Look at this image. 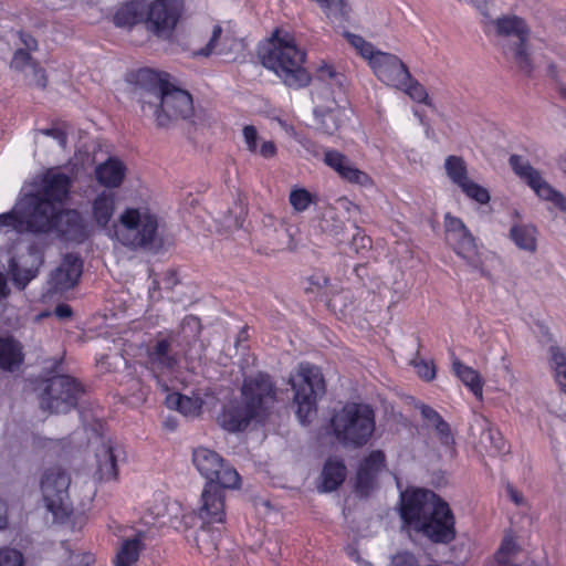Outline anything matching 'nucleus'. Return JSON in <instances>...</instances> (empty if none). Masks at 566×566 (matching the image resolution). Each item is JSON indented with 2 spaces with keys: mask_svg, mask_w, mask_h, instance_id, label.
Masks as SVG:
<instances>
[{
  "mask_svg": "<svg viewBox=\"0 0 566 566\" xmlns=\"http://www.w3.org/2000/svg\"><path fill=\"white\" fill-rule=\"evenodd\" d=\"M70 186L71 178L56 168L34 176L22 187L13 209L0 214V227L17 232H49L56 218V201L67 195Z\"/></svg>",
  "mask_w": 566,
  "mask_h": 566,
  "instance_id": "1",
  "label": "nucleus"
},
{
  "mask_svg": "<svg viewBox=\"0 0 566 566\" xmlns=\"http://www.w3.org/2000/svg\"><path fill=\"white\" fill-rule=\"evenodd\" d=\"M400 516L403 524L434 543H450L455 537L454 517L444 501L420 489L401 493Z\"/></svg>",
  "mask_w": 566,
  "mask_h": 566,
  "instance_id": "2",
  "label": "nucleus"
},
{
  "mask_svg": "<svg viewBox=\"0 0 566 566\" xmlns=\"http://www.w3.org/2000/svg\"><path fill=\"white\" fill-rule=\"evenodd\" d=\"M346 40L364 57L375 76L386 86L407 94L417 103L429 104L426 88L411 75L408 66L392 53L377 50L360 35L344 32Z\"/></svg>",
  "mask_w": 566,
  "mask_h": 566,
  "instance_id": "3",
  "label": "nucleus"
},
{
  "mask_svg": "<svg viewBox=\"0 0 566 566\" xmlns=\"http://www.w3.org/2000/svg\"><path fill=\"white\" fill-rule=\"evenodd\" d=\"M262 64L272 71L287 87L298 90L311 82L305 66L306 52L296 45L294 36L284 30H275L271 39L260 48Z\"/></svg>",
  "mask_w": 566,
  "mask_h": 566,
  "instance_id": "4",
  "label": "nucleus"
},
{
  "mask_svg": "<svg viewBox=\"0 0 566 566\" xmlns=\"http://www.w3.org/2000/svg\"><path fill=\"white\" fill-rule=\"evenodd\" d=\"M107 237L129 251H153L160 245L159 217L146 205L127 206L112 222Z\"/></svg>",
  "mask_w": 566,
  "mask_h": 566,
  "instance_id": "5",
  "label": "nucleus"
},
{
  "mask_svg": "<svg viewBox=\"0 0 566 566\" xmlns=\"http://www.w3.org/2000/svg\"><path fill=\"white\" fill-rule=\"evenodd\" d=\"M241 395L242 401H230L218 417L219 424L229 432L243 431L253 419L263 417L275 401L274 385L261 373L244 379Z\"/></svg>",
  "mask_w": 566,
  "mask_h": 566,
  "instance_id": "6",
  "label": "nucleus"
},
{
  "mask_svg": "<svg viewBox=\"0 0 566 566\" xmlns=\"http://www.w3.org/2000/svg\"><path fill=\"white\" fill-rule=\"evenodd\" d=\"M140 78L157 81L158 86L140 95L145 116L155 118L158 126H167L172 119L189 118L193 112L191 95L168 81V74L151 70L140 71Z\"/></svg>",
  "mask_w": 566,
  "mask_h": 566,
  "instance_id": "7",
  "label": "nucleus"
},
{
  "mask_svg": "<svg viewBox=\"0 0 566 566\" xmlns=\"http://www.w3.org/2000/svg\"><path fill=\"white\" fill-rule=\"evenodd\" d=\"M332 429L343 446L360 448L368 443L375 432V412L366 403H347L333 416Z\"/></svg>",
  "mask_w": 566,
  "mask_h": 566,
  "instance_id": "8",
  "label": "nucleus"
},
{
  "mask_svg": "<svg viewBox=\"0 0 566 566\" xmlns=\"http://www.w3.org/2000/svg\"><path fill=\"white\" fill-rule=\"evenodd\" d=\"M290 384L294 390L296 415L301 423L304 424L315 415L317 399L325 394L323 374L318 367L310 363H302L296 371L291 374Z\"/></svg>",
  "mask_w": 566,
  "mask_h": 566,
  "instance_id": "9",
  "label": "nucleus"
},
{
  "mask_svg": "<svg viewBox=\"0 0 566 566\" xmlns=\"http://www.w3.org/2000/svg\"><path fill=\"white\" fill-rule=\"evenodd\" d=\"M71 478L61 468L48 469L41 479L42 500L54 521L64 522L73 511L69 488Z\"/></svg>",
  "mask_w": 566,
  "mask_h": 566,
  "instance_id": "10",
  "label": "nucleus"
},
{
  "mask_svg": "<svg viewBox=\"0 0 566 566\" xmlns=\"http://www.w3.org/2000/svg\"><path fill=\"white\" fill-rule=\"evenodd\" d=\"M82 386L66 375H57L44 382L40 395L41 408L52 413H64L74 408L82 394Z\"/></svg>",
  "mask_w": 566,
  "mask_h": 566,
  "instance_id": "11",
  "label": "nucleus"
},
{
  "mask_svg": "<svg viewBox=\"0 0 566 566\" xmlns=\"http://www.w3.org/2000/svg\"><path fill=\"white\" fill-rule=\"evenodd\" d=\"M192 462L207 483L219 484L223 489H237L240 486V475L237 470L228 464L216 451L198 447L192 452Z\"/></svg>",
  "mask_w": 566,
  "mask_h": 566,
  "instance_id": "12",
  "label": "nucleus"
},
{
  "mask_svg": "<svg viewBox=\"0 0 566 566\" xmlns=\"http://www.w3.org/2000/svg\"><path fill=\"white\" fill-rule=\"evenodd\" d=\"M184 11V0L145 2V28L160 39H168Z\"/></svg>",
  "mask_w": 566,
  "mask_h": 566,
  "instance_id": "13",
  "label": "nucleus"
},
{
  "mask_svg": "<svg viewBox=\"0 0 566 566\" xmlns=\"http://www.w3.org/2000/svg\"><path fill=\"white\" fill-rule=\"evenodd\" d=\"M510 165L514 172L527 184L541 200L551 202L555 208L566 212V197L551 186L526 159L522 156L513 155L510 158Z\"/></svg>",
  "mask_w": 566,
  "mask_h": 566,
  "instance_id": "14",
  "label": "nucleus"
},
{
  "mask_svg": "<svg viewBox=\"0 0 566 566\" xmlns=\"http://www.w3.org/2000/svg\"><path fill=\"white\" fill-rule=\"evenodd\" d=\"M446 239L454 252L473 269H480L482 260L474 237L463 221L450 213L444 216Z\"/></svg>",
  "mask_w": 566,
  "mask_h": 566,
  "instance_id": "15",
  "label": "nucleus"
},
{
  "mask_svg": "<svg viewBox=\"0 0 566 566\" xmlns=\"http://www.w3.org/2000/svg\"><path fill=\"white\" fill-rule=\"evenodd\" d=\"M177 335L172 332L159 333L147 347V365L161 384L160 377L175 370L179 363L178 353L174 350Z\"/></svg>",
  "mask_w": 566,
  "mask_h": 566,
  "instance_id": "16",
  "label": "nucleus"
},
{
  "mask_svg": "<svg viewBox=\"0 0 566 566\" xmlns=\"http://www.w3.org/2000/svg\"><path fill=\"white\" fill-rule=\"evenodd\" d=\"M444 170L452 184L457 185L469 199L480 205H486L490 201L489 190L470 179L462 157L448 156L444 160Z\"/></svg>",
  "mask_w": 566,
  "mask_h": 566,
  "instance_id": "17",
  "label": "nucleus"
},
{
  "mask_svg": "<svg viewBox=\"0 0 566 566\" xmlns=\"http://www.w3.org/2000/svg\"><path fill=\"white\" fill-rule=\"evenodd\" d=\"M492 24L499 35L516 38L517 42L515 46L510 50L518 67L524 72H530L531 62L525 45L527 35L525 22L522 19L512 15L499 18L492 21Z\"/></svg>",
  "mask_w": 566,
  "mask_h": 566,
  "instance_id": "18",
  "label": "nucleus"
},
{
  "mask_svg": "<svg viewBox=\"0 0 566 566\" xmlns=\"http://www.w3.org/2000/svg\"><path fill=\"white\" fill-rule=\"evenodd\" d=\"M221 489L219 484L206 483L202 490L198 516L205 524L224 522V497Z\"/></svg>",
  "mask_w": 566,
  "mask_h": 566,
  "instance_id": "19",
  "label": "nucleus"
},
{
  "mask_svg": "<svg viewBox=\"0 0 566 566\" xmlns=\"http://www.w3.org/2000/svg\"><path fill=\"white\" fill-rule=\"evenodd\" d=\"M324 163L347 182L363 187H371L374 185L373 179L367 172L358 169L348 157L337 150H326Z\"/></svg>",
  "mask_w": 566,
  "mask_h": 566,
  "instance_id": "20",
  "label": "nucleus"
},
{
  "mask_svg": "<svg viewBox=\"0 0 566 566\" xmlns=\"http://www.w3.org/2000/svg\"><path fill=\"white\" fill-rule=\"evenodd\" d=\"M386 455L381 450L371 451L360 462L357 476L356 490L361 495H368L376 485V480L379 472L385 468Z\"/></svg>",
  "mask_w": 566,
  "mask_h": 566,
  "instance_id": "21",
  "label": "nucleus"
},
{
  "mask_svg": "<svg viewBox=\"0 0 566 566\" xmlns=\"http://www.w3.org/2000/svg\"><path fill=\"white\" fill-rule=\"evenodd\" d=\"M67 196L69 193L63 199L56 201V218L50 231L56 229L66 239L82 242L86 238V230L81 214L76 210L63 211L61 208Z\"/></svg>",
  "mask_w": 566,
  "mask_h": 566,
  "instance_id": "22",
  "label": "nucleus"
},
{
  "mask_svg": "<svg viewBox=\"0 0 566 566\" xmlns=\"http://www.w3.org/2000/svg\"><path fill=\"white\" fill-rule=\"evenodd\" d=\"M82 269V261L76 254H66L51 273L49 283L55 292L70 290L77 283Z\"/></svg>",
  "mask_w": 566,
  "mask_h": 566,
  "instance_id": "23",
  "label": "nucleus"
},
{
  "mask_svg": "<svg viewBox=\"0 0 566 566\" xmlns=\"http://www.w3.org/2000/svg\"><path fill=\"white\" fill-rule=\"evenodd\" d=\"M122 453L120 447L111 440L102 441L95 451V476L101 481L115 480L117 478V460Z\"/></svg>",
  "mask_w": 566,
  "mask_h": 566,
  "instance_id": "24",
  "label": "nucleus"
},
{
  "mask_svg": "<svg viewBox=\"0 0 566 566\" xmlns=\"http://www.w3.org/2000/svg\"><path fill=\"white\" fill-rule=\"evenodd\" d=\"M239 46L233 32L227 28L216 24L212 28L210 39L205 48L197 52L198 55H228Z\"/></svg>",
  "mask_w": 566,
  "mask_h": 566,
  "instance_id": "25",
  "label": "nucleus"
},
{
  "mask_svg": "<svg viewBox=\"0 0 566 566\" xmlns=\"http://www.w3.org/2000/svg\"><path fill=\"white\" fill-rule=\"evenodd\" d=\"M116 200L117 197L114 192L109 190H102L91 202V213L93 221L98 228L105 230L106 232L111 227L109 222L116 210Z\"/></svg>",
  "mask_w": 566,
  "mask_h": 566,
  "instance_id": "26",
  "label": "nucleus"
},
{
  "mask_svg": "<svg viewBox=\"0 0 566 566\" xmlns=\"http://www.w3.org/2000/svg\"><path fill=\"white\" fill-rule=\"evenodd\" d=\"M126 174V165L117 157H109L95 168V178L97 182L108 189L120 187Z\"/></svg>",
  "mask_w": 566,
  "mask_h": 566,
  "instance_id": "27",
  "label": "nucleus"
},
{
  "mask_svg": "<svg viewBox=\"0 0 566 566\" xmlns=\"http://www.w3.org/2000/svg\"><path fill=\"white\" fill-rule=\"evenodd\" d=\"M165 403L169 409L176 410L185 417L196 418L201 413L203 399L198 392H193L191 396L170 392L166 396Z\"/></svg>",
  "mask_w": 566,
  "mask_h": 566,
  "instance_id": "28",
  "label": "nucleus"
},
{
  "mask_svg": "<svg viewBox=\"0 0 566 566\" xmlns=\"http://www.w3.org/2000/svg\"><path fill=\"white\" fill-rule=\"evenodd\" d=\"M452 370L478 400H483L484 380L476 369L463 364L459 358H453Z\"/></svg>",
  "mask_w": 566,
  "mask_h": 566,
  "instance_id": "29",
  "label": "nucleus"
},
{
  "mask_svg": "<svg viewBox=\"0 0 566 566\" xmlns=\"http://www.w3.org/2000/svg\"><path fill=\"white\" fill-rule=\"evenodd\" d=\"M243 142L249 153L259 155L265 159L276 155V146L272 140H263L253 125H247L242 129Z\"/></svg>",
  "mask_w": 566,
  "mask_h": 566,
  "instance_id": "30",
  "label": "nucleus"
},
{
  "mask_svg": "<svg viewBox=\"0 0 566 566\" xmlns=\"http://www.w3.org/2000/svg\"><path fill=\"white\" fill-rule=\"evenodd\" d=\"M145 1L135 0L122 6L114 15V23L119 28H132L143 22L145 24Z\"/></svg>",
  "mask_w": 566,
  "mask_h": 566,
  "instance_id": "31",
  "label": "nucleus"
},
{
  "mask_svg": "<svg viewBox=\"0 0 566 566\" xmlns=\"http://www.w3.org/2000/svg\"><path fill=\"white\" fill-rule=\"evenodd\" d=\"M419 409L421 416L427 421L428 426L434 428L437 437L441 444H443L451 451L452 446L454 443V438L451 432L450 426L431 407L421 405Z\"/></svg>",
  "mask_w": 566,
  "mask_h": 566,
  "instance_id": "32",
  "label": "nucleus"
},
{
  "mask_svg": "<svg viewBox=\"0 0 566 566\" xmlns=\"http://www.w3.org/2000/svg\"><path fill=\"white\" fill-rule=\"evenodd\" d=\"M479 427L481 428V434L479 438V444L490 454H499L505 449V441L501 432L493 428L491 422L486 418H480L478 420Z\"/></svg>",
  "mask_w": 566,
  "mask_h": 566,
  "instance_id": "33",
  "label": "nucleus"
},
{
  "mask_svg": "<svg viewBox=\"0 0 566 566\" xmlns=\"http://www.w3.org/2000/svg\"><path fill=\"white\" fill-rule=\"evenodd\" d=\"M510 239L523 251L534 253L537 249V230L533 224H513L510 229Z\"/></svg>",
  "mask_w": 566,
  "mask_h": 566,
  "instance_id": "34",
  "label": "nucleus"
},
{
  "mask_svg": "<svg viewBox=\"0 0 566 566\" xmlns=\"http://www.w3.org/2000/svg\"><path fill=\"white\" fill-rule=\"evenodd\" d=\"M346 467L342 460L329 459L322 472V492H332L336 490L345 480Z\"/></svg>",
  "mask_w": 566,
  "mask_h": 566,
  "instance_id": "35",
  "label": "nucleus"
},
{
  "mask_svg": "<svg viewBox=\"0 0 566 566\" xmlns=\"http://www.w3.org/2000/svg\"><path fill=\"white\" fill-rule=\"evenodd\" d=\"M22 360L21 345L12 338L0 337V368L11 371L18 368Z\"/></svg>",
  "mask_w": 566,
  "mask_h": 566,
  "instance_id": "36",
  "label": "nucleus"
},
{
  "mask_svg": "<svg viewBox=\"0 0 566 566\" xmlns=\"http://www.w3.org/2000/svg\"><path fill=\"white\" fill-rule=\"evenodd\" d=\"M342 109L337 106L314 108V115L318 128L325 134L333 135L339 127Z\"/></svg>",
  "mask_w": 566,
  "mask_h": 566,
  "instance_id": "37",
  "label": "nucleus"
},
{
  "mask_svg": "<svg viewBox=\"0 0 566 566\" xmlns=\"http://www.w3.org/2000/svg\"><path fill=\"white\" fill-rule=\"evenodd\" d=\"M142 549V533L134 538L125 541L115 556V566H130L134 564Z\"/></svg>",
  "mask_w": 566,
  "mask_h": 566,
  "instance_id": "38",
  "label": "nucleus"
},
{
  "mask_svg": "<svg viewBox=\"0 0 566 566\" xmlns=\"http://www.w3.org/2000/svg\"><path fill=\"white\" fill-rule=\"evenodd\" d=\"M549 364L554 371L556 382L566 394V353L558 346H551Z\"/></svg>",
  "mask_w": 566,
  "mask_h": 566,
  "instance_id": "39",
  "label": "nucleus"
},
{
  "mask_svg": "<svg viewBox=\"0 0 566 566\" xmlns=\"http://www.w3.org/2000/svg\"><path fill=\"white\" fill-rule=\"evenodd\" d=\"M168 513V504L166 500L160 496L156 499L153 504H150L145 515L143 516V521L146 525H158L163 526L165 522V517Z\"/></svg>",
  "mask_w": 566,
  "mask_h": 566,
  "instance_id": "40",
  "label": "nucleus"
},
{
  "mask_svg": "<svg viewBox=\"0 0 566 566\" xmlns=\"http://www.w3.org/2000/svg\"><path fill=\"white\" fill-rule=\"evenodd\" d=\"M8 272L14 285L20 290H23L38 275V269H20L14 258L9 260Z\"/></svg>",
  "mask_w": 566,
  "mask_h": 566,
  "instance_id": "41",
  "label": "nucleus"
},
{
  "mask_svg": "<svg viewBox=\"0 0 566 566\" xmlns=\"http://www.w3.org/2000/svg\"><path fill=\"white\" fill-rule=\"evenodd\" d=\"M289 201L296 212H303L315 202V196L305 188H293L290 192Z\"/></svg>",
  "mask_w": 566,
  "mask_h": 566,
  "instance_id": "42",
  "label": "nucleus"
},
{
  "mask_svg": "<svg viewBox=\"0 0 566 566\" xmlns=\"http://www.w3.org/2000/svg\"><path fill=\"white\" fill-rule=\"evenodd\" d=\"M24 555L13 547H0V566H24Z\"/></svg>",
  "mask_w": 566,
  "mask_h": 566,
  "instance_id": "43",
  "label": "nucleus"
},
{
  "mask_svg": "<svg viewBox=\"0 0 566 566\" xmlns=\"http://www.w3.org/2000/svg\"><path fill=\"white\" fill-rule=\"evenodd\" d=\"M322 228L324 231L329 232L331 234L337 235L343 231L344 222L339 218H337L335 209H327L324 213Z\"/></svg>",
  "mask_w": 566,
  "mask_h": 566,
  "instance_id": "44",
  "label": "nucleus"
},
{
  "mask_svg": "<svg viewBox=\"0 0 566 566\" xmlns=\"http://www.w3.org/2000/svg\"><path fill=\"white\" fill-rule=\"evenodd\" d=\"M24 76L30 85H34L42 88L46 85L45 72L35 63L30 65L29 70L24 72Z\"/></svg>",
  "mask_w": 566,
  "mask_h": 566,
  "instance_id": "45",
  "label": "nucleus"
},
{
  "mask_svg": "<svg viewBox=\"0 0 566 566\" xmlns=\"http://www.w3.org/2000/svg\"><path fill=\"white\" fill-rule=\"evenodd\" d=\"M34 62L31 60V56L25 50H17L13 59L11 61V66L21 72H27Z\"/></svg>",
  "mask_w": 566,
  "mask_h": 566,
  "instance_id": "46",
  "label": "nucleus"
},
{
  "mask_svg": "<svg viewBox=\"0 0 566 566\" xmlns=\"http://www.w3.org/2000/svg\"><path fill=\"white\" fill-rule=\"evenodd\" d=\"M415 368L419 377H421L424 380H431L436 376L434 366L430 361H417L415 364Z\"/></svg>",
  "mask_w": 566,
  "mask_h": 566,
  "instance_id": "47",
  "label": "nucleus"
},
{
  "mask_svg": "<svg viewBox=\"0 0 566 566\" xmlns=\"http://www.w3.org/2000/svg\"><path fill=\"white\" fill-rule=\"evenodd\" d=\"M417 560L410 553H398L391 558L389 566H416Z\"/></svg>",
  "mask_w": 566,
  "mask_h": 566,
  "instance_id": "48",
  "label": "nucleus"
},
{
  "mask_svg": "<svg viewBox=\"0 0 566 566\" xmlns=\"http://www.w3.org/2000/svg\"><path fill=\"white\" fill-rule=\"evenodd\" d=\"M310 287L307 290L310 291H319L323 289H327V285L329 283V280L323 274V273H314L308 277Z\"/></svg>",
  "mask_w": 566,
  "mask_h": 566,
  "instance_id": "49",
  "label": "nucleus"
},
{
  "mask_svg": "<svg viewBox=\"0 0 566 566\" xmlns=\"http://www.w3.org/2000/svg\"><path fill=\"white\" fill-rule=\"evenodd\" d=\"M505 491H506L510 500L516 506H526L527 505V502H526L525 497L523 496V494L517 489H515L512 484H507L505 486Z\"/></svg>",
  "mask_w": 566,
  "mask_h": 566,
  "instance_id": "50",
  "label": "nucleus"
},
{
  "mask_svg": "<svg viewBox=\"0 0 566 566\" xmlns=\"http://www.w3.org/2000/svg\"><path fill=\"white\" fill-rule=\"evenodd\" d=\"M181 327H182L184 332H186L187 328H190L191 332H192V336H197L199 334V331H200V322L195 316H187L182 321Z\"/></svg>",
  "mask_w": 566,
  "mask_h": 566,
  "instance_id": "51",
  "label": "nucleus"
},
{
  "mask_svg": "<svg viewBox=\"0 0 566 566\" xmlns=\"http://www.w3.org/2000/svg\"><path fill=\"white\" fill-rule=\"evenodd\" d=\"M41 134H43L45 136H50L53 139H55L61 147H65V145H66V136L60 129H56V128L43 129V130H41Z\"/></svg>",
  "mask_w": 566,
  "mask_h": 566,
  "instance_id": "52",
  "label": "nucleus"
},
{
  "mask_svg": "<svg viewBox=\"0 0 566 566\" xmlns=\"http://www.w3.org/2000/svg\"><path fill=\"white\" fill-rule=\"evenodd\" d=\"M370 239L360 232H357L353 238V247L355 251L358 253L359 249H368L370 247Z\"/></svg>",
  "mask_w": 566,
  "mask_h": 566,
  "instance_id": "53",
  "label": "nucleus"
},
{
  "mask_svg": "<svg viewBox=\"0 0 566 566\" xmlns=\"http://www.w3.org/2000/svg\"><path fill=\"white\" fill-rule=\"evenodd\" d=\"M334 209H342V210H346L348 213H350L352 211H356L357 210V206L354 205L350 200H348L347 198H339L337 201H336V207Z\"/></svg>",
  "mask_w": 566,
  "mask_h": 566,
  "instance_id": "54",
  "label": "nucleus"
},
{
  "mask_svg": "<svg viewBox=\"0 0 566 566\" xmlns=\"http://www.w3.org/2000/svg\"><path fill=\"white\" fill-rule=\"evenodd\" d=\"M54 314L61 319L69 318L72 316V308L66 304H59L54 310Z\"/></svg>",
  "mask_w": 566,
  "mask_h": 566,
  "instance_id": "55",
  "label": "nucleus"
},
{
  "mask_svg": "<svg viewBox=\"0 0 566 566\" xmlns=\"http://www.w3.org/2000/svg\"><path fill=\"white\" fill-rule=\"evenodd\" d=\"M515 543L511 538H505L499 549V556L509 555L514 551Z\"/></svg>",
  "mask_w": 566,
  "mask_h": 566,
  "instance_id": "56",
  "label": "nucleus"
},
{
  "mask_svg": "<svg viewBox=\"0 0 566 566\" xmlns=\"http://www.w3.org/2000/svg\"><path fill=\"white\" fill-rule=\"evenodd\" d=\"M10 293V289L8 286L7 277L0 271V300L6 298Z\"/></svg>",
  "mask_w": 566,
  "mask_h": 566,
  "instance_id": "57",
  "label": "nucleus"
},
{
  "mask_svg": "<svg viewBox=\"0 0 566 566\" xmlns=\"http://www.w3.org/2000/svg\"><path fill=\"white\" fill-rule=\"evenodd\" d=\"M8 516H7V504L0 499V530L7 527Z\"/></svg>",
  "mask_w": 566,
  "mask_h": 566,
  "instance_id": "58",
  "label": "nucleus"
},
{
  "mask_svg": "<svg viewBox=\"0 0 566 566\" xmlns=\"http://www.w3.org/2000/svg\"><path fill=\"white\" fill-rule=\"evenodd\" d=\"M21 41L24 43L28 50H33L36 48V41L31 35L21 34Z\"/></svg>",
  "mask_w": 566,
  "mask_h": 566,
  "instance_id": "59",
  "label": "nucleus"
},
{
  "mask_svg": "<svg viewBox=\"0 0 566 566\" xmlns=\"http://www.w3.org/2000/svg\"><path fill=\"white\" fill-rule=\"evenodd\" d=\"M334 74H335V73H334V71L332 70V67H331V66H327V65H325V66L321 67V70H319V76H321L322 78L333 77V76H334Z\"/></svg>",
  "mask_w": 566,
  "mask_h": 566,
  "instance_id": "60",
  "label": "nucleus"
},
{
  "mask_svg": "<svg viewBox=\"0 0 566 566\" xmlns=\"http://www.w3.org/2000/svg\"><path fill=\"white\" fill-rule=\"evenodd\" d=\"M515 409H516V411H517L518 413H521V415H523V413H524L523 409H522V408H521V406H520V399H516V407H515Z\"/></svg>",
  "mask_w": 566,
  "mask_h": 566,
  "instance_id": "61",
  "label": "nucleus"
},
{
  "mask_svg": "<svg viewBox=\"0 0 566 566\" xmlns=\"http://www.w3.org/2000/svg\"><path fill=\"white\" fill-rule=\"evenodd\" d=\"M161 386L165 391L168 390V387L165 384H163Z\"/></svg>",
  "mask_w": 566,
  "mask_h": 566,
  "instance_id": "62",
  "label": "nucleus"
},
{
  "mask_svg": "<svg viewBox=\"0 0 566 566\" xmlns=\"http://www.w3.org/2000/svg\"><path fill=\"white\" fill-rule=\"evenodd\" d=\"M415 115H416V116H418V117L421 119V117H420V115L418 114V111H417V109H415Z\"/></svg>",
  "mask_w": 566,
  "mask_h": 566,
  "instance_id": "63",
  "label": "nucleus"
},
{
  "mask_svg": "<svg viewBox=\"0 0 566 566\" xmlns=\"http://www.w3.org/2000/svg\"><path fill=\"white\" fill-rule=\"evenodd\" d=\"M564 168L566 170V157H565V160H564Z\"/></svg>",
  "mask_w": 566,
  "mask_h": 566,
  "instance_id": "64",
  "label": "nucleus"
}]
</instances>
